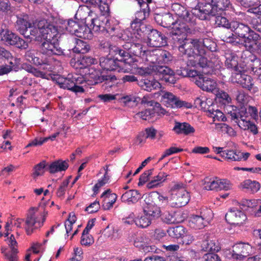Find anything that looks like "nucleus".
I'll use <instances>...</instances> for the list:
<instances>
[{"mask_svg":"<svg viewBox=\"0 0 261 261\" xmlns=\"http://www.w3.org/2000/svg\"><path fill=\"white\" fill-rule=\"evenodd\" d=\"M154 169H151L145 171L141 175L139 178V181L138 184L139 186L143 185L146 182L150 180V176L152 174Z\"/></svg>","mask_w":261,"mask_h":261,"instance_id":"obj_58","label":"nucleus"},{"mask_svg":"<svg viewBox=\"0 0 261 261\" xmlns=\"http://www.w3.org/2000/svg\"><path fill=\"white\" fill-rule=\"evenodd\" d=\"M250 24L253 29L261 33V18H252Z\"/></svg>","mask_w":261,"mask_h":261,"instance_id":"obj_64","label":"nucleus"},{"mask_svg":"<svg viewBox=\"0 0 261 261\" xmlns=\"http://www.w3.org/2000/svg\"><path fill=\"white\" fill-rule=\"evenodd\" d=\"M198 79V80L195 81V84L203 91L213 92L216 89L217 84L214 80L205 76L203 74Z\"/></svg>","mask_w":261,"mask_h":261,"instance_id":"obj_22","label":"nucleus"},{"mask_svg":"<svg viewBox=\"0 0 261 261\" xmlns=\"http://www.w3.org/2000/svg\"><path fill=\"white\" fill-rule=\"evenodd\" d=\"M200 45L199 39L188 38L178 50L182 55H187L189 57H195V55H199L200 53Z\"/></svg>","mask_w":261,"mask_h":261,"instance_id":"obj_11","label":"nucleus"},{"mask_svg":"<svg viewBox=\"0 0 261 261\" xmlns=\"http://www.w3.org/2000/svg\"><path fill=\"white\" fill-rule=\"evenodd\" d=\"M190 200V195L181 183L176 184L171 188L169 205L172 207H180L186 205Z\"/></svg>","mask_w":261,"mask_h":261,"instance_id":"obj_4","label":"nucleus"},{"mask_svg":"<svg viewBox=\"0 0 261 261\" xmlns=\"http://www.w3.org/2000/svg\"><path fill=\"white\" fill-rule=\"evenodd\" d=\"M236 117L237 118L234 119V122L237 123L240 127H242L247 121L250 120L248 118L247 108H241L240 109H238Z\"/></svg>","mask_w":261,"mask_h":261,"instance_id":"obj_32","label":"nucleus"},{"mask_svg":"<svg viewBox=\"0 0 261 261\" xmlns=\"http://www.w3.org/2000/svg\"><path fill=\"white\" fill-rule=\"evenodd\" d=\"M156 49L152 50L145 51V55L144 58L146 60L152 63H158V60L156 57Z\"/></svg>","mask_w":261,"mask_h":261,"instance_id":"obj_60","label":"nucleus"},{"mask_svg":"<svg viewBox=\"0 0 261 261\" xmlns=\"http://www.w3.org/2000/svg\"><path fill=\"white\" fill-rule=\"evenodd\" d=\"M177 74L184 77H189L192 79V81L195 84V81L198 80V77H201L203 73H200L195 70H188L184 68L182 70L177 71Z\"/></svg>","mask_w":261,"mask_h":261,"instance_id":"obj_39","label":"nucleus"},{"mask_svg":"<svg viewBox=\"0 0 261 261\" xmlns=\"http://www.w3.org/2000/svg\"><path fill=\"white\" fill-rule=\"evenodd\" d=\"M199 42L201 45L199 47L200 53H199V55L207 54V51H210L212 53L216 50V43L210 39L204 38L202 41L199 39Z\"/></svg>","mask_w":261,"mask_h":261,"instance_id":"obj_27","label":"nucleus"},{"mask_svg":"<svg viewBox=\"0 0 261 261\" xmlns=\"http://www.w3.org/2000/svg\"><path fill=\"white\" fill-rule=\"evenodd\" d=\"M58 83L61 88L67 89L76 93L84 92L83 88L79 85V84L82 83V80L81 77L69 75L67 77L64 79L63 81Z\"/></svg>","mask_w":261,"mask_h":261,"instance_id":"obj_14","label":"nucleus"},{"mask_svg":"<svg viewBox=\"0 0 261 261\" xmlns=\"http://www.w3.org/2000/svg\"><path fill=\"white\" fill-rule=\"evenodd\" d=\"M226 221L231 225L241 226L247 220L246 215L241 210L236 208L230 209L225 215Z\"/></svg>","mask_w":261,"mask_h":261,"instance_id":"obj_17","label":"nucleus"},{"mask_svg":"<svg viewBox=\"0 0 261 261\" xmlns=\"http://www.w3.org/2000/svg\"><path fill=\"white\" fill-rule=\"evenodd\" d=\"M194 25H187L181 23V24H175L173 30L171 31L172 41L175 47L179 48L180 46L185 43L188 38L186 34L191 33Z\"/></svg>","mask_w":261,"mask_h":261,"instance_id":"obj_5","label":"nucleus"},{"mask_svg":"<svg viewBox=\"0 0 261 261\" xmlns=\"http://www.w3.org/2000/svg\"><path fill=\"white\" fill-rule=\"evenodd\" d=\"M114 47H118L115 45H113L111 43L106 40H102L99 42V48L103 50L104 51L108 53L113 56H119V52L116 51V50H114Z\"/></svg>","mask_w":261,"mask_h":261,"instance_id":"obj_37","label":"nucleus"},{"mask_svg":"<svg viewBox=\"0 0 261 261\" xmlns=\"http://www.w3.org/2000/svg\"><path fill=\"white\" fill-rule=\"evenodd\" d=\"M243 188L246 189L251 193H255L260 189V186L258 182L250 179H247L241 184Z\"/></svg>","mask_w":261,"mask_h":261,"instance_id":"obj_42","label":"nucleus"},{"mask_svg":"<svg viewBox=\"0 0 261 261\" xmlns=\"http://www.w3.org/2000/svg\"><path fill=\"white\" fill-rule=\"evenodd\" d=\"M16 29L26 38L33 39L39 34L40 29L36 28L30 20L28 15L19 14L16 15Z\"/></svg>","mask_w":261,"mask_h":261,"instance_id":"obj_2","label":"nucleus"},{"mask_svg":"<svg viewBox=\"0 0 261 261\" xmlns=\"http://www.w3.org/2000/svg\"><path fill=\"white\" fill-rule=\"evenodd\" d=\"M119 52V58L124 60L136 56L144 58L145 50L143 45L140 42H126L120 47H114V50Z\"/></svg>","mask_w":261,"mask_h":261,"instance_id":"obj_3","label":"nucleus"},{"mask_svg":"<svg viewBox=\"0 0 261 261\" xmlns=\"http://www.w3.org/2000/svg\"><path fill=\"white\" fill-rule=\"evenodd\" d=\"M131 4L137 5L140 8V11H137L136 15L141 16L142 14L144 15L145 18L148 15L150 11L148 4L143 0H129Z\"/></svg>","mask_w":261,"mask_h":261,"instance_id":"obj_31","label":"nucleus"},{"mask_svg":"<svg viewBox=\"0 0 261 261\" xmlns=\"http://www.w3.org/2000/svg\"><path fill=\"white\" fill-rule=\"evenodd\" d=\"M106 18H103L101 20L97 18H91V25H93V30L95 32H101L104 33L105 29V24H106Z\"/></svg>","mask_w":261,"mask_h":261,"instance_id":"obj_43","label":"nucleus"},{"mask_svg":"<svg viewBox=\"0 0 261 261\" xmlns=\"http://www.w3.org/2000/svg\"><path fill=\"white\" fill-rule=\"evenodd\" d=\"M202 250L205 251H218L220 250L219 243L215 240H204L201 244Z\"/></svg>","mask_w":261,"mask_h":261,"instance_id":"obj_40","label":"nucleus"},{"mask_svg":"<svg viewBox=\"0 0 261 261\" xmlns=\"http://www.w3.org/2000/svg\"><path fill=\"white\" fill-rule=\"evenodd\" d=\"M230 30L234 32L238 38L245 37V35H247L251 30L247 25L238 21H231Z\"/></svg>","mask_w":261,"mask_h":261,"instance_id":"obj_23","label":"nucleus"},{"mask_svg":"<svg viewBox=\"0 0 261 261\" xmlns=\"http://www.w3.org/2000/svg\"><path fill=\"white\" fill-rule=\"evenodd\" d=\"M68 161L59 160L52 162L47 168L50 173H55L58 172L65 171L68 167Z\"/></svg>","mask_w":261,"mask_h":261,"instance_id":"obj_29","label":"nucleus"},{"mask_svg":"<svg viewBox=\"0 0 261 261\" xmlns=\"http://www.w3.org/2000/svg\"><path fill=\"white\" fill-rule=\"evenodd\" d=\"M222 153V158L230 161H239L242 157V152L238 151L225 150Z\"/></svg>","mask_w":261,"mask_h":261,"instance_id":"obj_41","label":"nucleus"},{"mask_svg":"<svg viewBox=\"0 0 261 261\" xmlns=\"http://www.w3.org/2000/svg\"><path fill=\"white\" fill-rule=\"evenodd\" d=\"M116 56V58H112L111 57H101L99 59V64L101 67L106 70L125 72L120 66V63H122V61L124 60L121 58L118 59L119 56L118 55Z\"/></svg>","mask_w":261,"mask_h":261,"instance_id":"obj_13","label":"nucleus"},{"mask_svg":"<svg viewBox=\"0 0 261 261\" xmlns=\"http://www.w3.org/2000/svg\"><path fill=\"white\" fill-rule=\"evenodd\" d=\"M80 23L73 20H69L68 22L67 25L66 27V30L70 34L74 35L79 27Z\"/></svg>","mask_w":261,"mask_h":261,"instance_id":"obj_61","label":"nucleus"},{"mask_svg":"<svg viewBox=\"0 0 261 261\" xmlns=\"http://www.w3.org/2000/svg\"><path fill=\"white\" fill-rule=\"evenodd\" d=\"M156 56L158 63H168L173 60V56L168 51L161 49H156Z\"/></svg>","mask_w":261,"mask_h":261,"instance_id":"obj_36","label":"nucleus"},{"mask_svg":"<svg viewBox=\"0 0 261 261\" xmlns=\"http://www.w3.org/2000/svg\"><path fill=\"white\" fill-rule=\"evenodd\" d=\"M37 53L34 50H30L25 53V58L28 61L35 65H41L42 61L36 56Z\"/></svg>","mask_w":261,"mask_h":261,"instance_id":"obj_50","label":"nucleus"},{"mask_svg":"<svg viewBox=\"0 0 261 261\" xmlns=\"http://www.w3.org/2000/svg\"><path fill=\"white\" fill-rule=\"evenodd\" d=\"M243 81H242L240 85L243 88L246 89L249 91L253 90V92L256 91V88L254 87L251 77L248 75L244 76Z\"/></svg>","mask_w":261,"mask_h":261,"instance_id":"obj_51","label":"nucleus"},{"mask_svg":"<svg viewBox=\"0 0 261 261\" xmlns=\"http://www.w3.org/2000/svg\"><path fill=\"white\" fill-rule=\"evenodd\" d=\"M206 54L201 55H195V57H193L195 59L196 61L197 62V64L202 68H205L206 67H213L214 66H217L218 64L219 61L216 56L213 54L211 53L212 57L210 58V60H208L204 56Z\"/></svg>","mask_w":261,"mask_h":261,"instance_id":"obj_25","label":"nucleus"},{"mask_svg":"<svg viewBox=\"0 0 261 261\" xmlns=\"http://www.w3.org/2000/svg\"><path fill=\"white\" fill-rule=\"evenodd\" d=\"M144 214L147 217L151 218V221L153 219L157 218L161 216L160 211L157 207H148L147 209H144Z\"/></svg>","mask_w":261,"mask_h":261,"instance_id":"obj_56","label":"nucleus"},{"mask_svg":"<svg viewBox=\"0 0 261 261\" xmlns=\"http://www.w3.org/2000/svg\"><path fill=\"white\" fill-rule=\"evenodd\" d=\"M46 167L45 161H43L38 164L34 167V172L32 175L34 178L36 177L42 175L44 172V168Z\"/></svg>","mask_w":261,"mask_h":261,"instance_id":"obj_57","label":"nucleus"},{"mask_svg":"<svg viewBox=\"0 0 261 261\" xmlns=\"http://www.w3.org/2000/svg\"><path fill=\"white\" fill-rule=\"evenodd\" d=\"M163 100L167 107L172 108H189L190 103L180 100L172 93L166 92L162 95Z\"/></svg>","mask_w":261,"mask_h":261,"instance_id":"obj_18","label":"nucleus"},{"mask_svg":"<svg viewBox=\"0 0 261 261\" xmlns=\"http://www.w3.org/2000/svg\"><path fill=\"white\" fill-rule=\"evenodd\" d=\"M259 35L255 33L253 30L248 33L247 35H245V37H242L243 42L241 44H243L246 47L252 48L253 43H257Z\"/></svg>","mask_w":261,"mask_h":261,"instance_id":"obj_33","label":"nucleus"},{"mask_svg":"<svg viewBox=\"0 0 261 261\" xmlns=\"http://www.w3.org/2000/svg\"><path fill=\"white\" fill-rule=\"evenodd\" d=\"M94 14L93 11L91 10L87 6H80L77 11L76 16H79L80 19H87L88 17H92Z\"/></svg>","mask_w":261,"mask_h":261,"instance_id":"obj_45","label":"nucleus"},{"mask_svg":"<svg viewBox=\"0 0 261 261\" xmlns=\"http://www.w3.org/2000/svg\"><path fill=\"white\" fill-rule=\"evenodd\" d=\"M11 250V252H7L6 248H1V252L6 259L8 261H18L17 249L16 248H12V249Z\"/></svg>","mask_w":261,"mask_h":261,"instance_id":"obj_48","label":"nucleus"},{"mask_svg":"<svg viewBox=\"0 0 261 261\" xmlns=\"http://www.w3.org/2000/svg\"><path fill=\"white\" fill-rule=\"evenodd\" d=\"M144 19H145V17L143 14H142L141 16H137L136 15L135 19L130 24L132 29L136 31L138 34L140 32H143L142 30L145 28V25L142 22Z\"/></svg>","mask_w":261,"mask_h":261,"instance_id":"obj_44","label":"nucleus"},{"mask_svg":"<svg viewBox=\"0 0 261 261\" xmlns=\"http://www.w3.org/2000/svg\"><path fill=\"white\" fill-rule=\"evenodd\" d=\"M172 10L178 16L176 20L178 23L187 25H195V17L193 14L189 12L186 8L178 3H174L171 6Z\"/></svg>","mask_w":261,"mask_h":261,"instance_id":"obj_9","label":"nucleus"},{"mask_svg":"<svg viewBox=\"0 0 261 261\" xmlns=\"http://www.w3.org/2000/svg\"><path fill=\"white\" fill-rule=\"evenodd\" d=\"M101 197L104 199L102 208L105 210H108L116 202L117 196L115 193H112L110 189H108L101 194Z\"/></svg>","mask_w":261,"mask_h":261,"instance_id":"obj_26","label":"nucleus"},{"mask_svg":"<svg viewBox=\"0 0 261 261\" xmlns=\"http://www.w3.org/2000/svg\"><path fill=\"white\" fill-rule=\"evenodd\" d=\"M221 38L224 42L227 43H240L239 41H237L238 37L228 30L221 33Z\"/></svg>","mask_w":261,"mask_h":261,"instance_id":"obj_49","label":"nucleus"},{"mask_svg":"<svg viewBox=\"0 0 261 261\" xmlns=\"http://www.w3.org/2000/svg\"><path fill=\"white\" fill-rule=\"evenodd\" d=\"M141 195L138 191L130 190L123 194L121 199L123 202L135 203L141 198Z\"/></svg>","mask_w":261,"mask_h":261,"instance_id":"obj_28","label":"nucleus"},{"mask_svg":"<svg viewBox=\"0 0 261 261\" xmlns=\"http://www.w3.org/2000/svg\"><path fill=\"white\" fill-rule=\"evenodd\" d=\"M203 185V188L207 190H227L230 188L228 181L224 179H219L217 177L214 179L206 177L204 179Z\"/></svg>","mask_w":261,"mask_h":261,"instance_id":"obj_15","label":"nucleus"},{"mask_svg":"<svg viewBox=\"0 0 261 261\" xmlns=\"http://www.w3.org/2000/svg\"><path fill=\"white\" fill-rule=\"evenodd\" d=\"M38 209L32 207L29 211L25 220V229L27 234L30 235L33 231L40 227L45 221V218L41 215L37 213Z\"/></svg>","mask_w":261,"mask_h":261,"instance_id":"obj_7","label":"nucleus"},{"mask_svg":"<svg viewBox=\"0 0 261 261\" xmlns=\"http://www.w3.org/2000/svg\"><path fill=\"white\" fill-rule=\"evenodd\" d=\"M225 109L226 113L230 117L231 119L234 121L235 118H237V112L238 108L233 106L228 105L226 106Z\"/></svg>","mask_w":261,"mask_h":261,"instance_id":"obj_62","label":"nucleus"},{"mask_svg":"<svg viewBox=\"0 0 261 261\" xmlns=\"http://www.w3.org/2000/svg\"><path fill=\"white\" fill-rule=\"evenodd\" d=\"M195 14L201 20L209 19L211 16L216 15L217 11L213 3H203L196 9Z\"/></svg>","mask_w":261,"mask_h":261,"instance_id":"obj_16","label":"nucleus"},{"mask_svg":"<svg viewBox=\"0 0 261 261\" xmlns=\"http://www.w3.org/2000/svg\"><path fill=\"white\" fill-rule=\"evenodd\" d=\"M168 174L163 172H160L159 174L155 176L150 182L147 185V187L148 189H153L162 182L165 180V178L167 177Z\"/></svg>","mask_w":261,"mask_h":261,"instance_id":"obj_46","label":"nucleus"},{"mask_svg":"<svg viewBox=\"0 0 261 261\" xmlns=\"http://www.w3.org/2000/svg\"><path fill=\"white\" fill-rule=\"evenodd\" d=\"M73 41L75 42L76 45L72 49L73 53L76 54H86L90 49L89 45L86 42L76 39H74Z\"/></svg>","mask_w":261,"mask_h":261,"instance_id":"obj_35","label":"nucleus"},{"mask_svg":"<svg viewBox=\"0 0 261 261\" xmlns=\"http://www.w3.org/2000/svg\"><path fill=\"white\" fill-rule=\"evenodd\" d=\"M74 35L77 37L87 39H91L93 36L90 29L87 25L83 24H80Z\"/></svg>","mask_w":261,"mask_h":261,"instance_id":"obj_38","label":"nucleus"},{"mask_svg":"<svg viewBox=\"0 0 261 261\" xmlns=\"http://www.w3.org/2000/svg\"><path fill=\"white\" fill-rule=\"evenodd\" d=\"M216 10H225L229 7H231L229 0H211Z\"/></svg>","mask_w":261,"mask_h":261,"instance_id":"obj_52","label":"nucleus"},{"mask_svg":"<svg viewBox=\"0 0 261 261\" xmlns=\"http://www.w3.org/2000/svg\"><path fill=\"white\" fill-rule=\"evenodd\" d=\"M61 24L60 20L56 18L42 19L38 22L40 32L33 39L39 43V49L42 54L49 56L65 55L58 42H52L50 40L62 31L63 28Z\"/></svg>","mask_w":261,"mask_h":261,"instance_id":"obj_1","label":"nucleus"},{"mask_svg":"<svg viewBox=\"0 0 261 261\" xmlns=\"http://www.w3.org/2000/svg\"><path fill=\"white\" fill-rule=\"evenodd\" d=\"M154 20L157 23L161 26L173 30V27L175 24H181L176 20L174 21L172 15L170 13L156 14L154 16Z\"/></svg>","mask_w":261,"mask_h":261,"instance_id":"obj_20","label":"nucleus"},{"mask_svg":"<svg viewBox=\"0 0 261 261\" xmlns=\"http://www.w3.org/2000/svg\"><path fill=\"white\" fill-rule=\"evenodd\" d=\"M252 252V247L248 243L240 242L234 245L232 250L226 252V256L229 259L243 260Z\"/></svg>","mask_w":261,"mask_h":261,"instance_id":"obj_8","label":"nucleus"},{"mask_svg":"<svg viewBox=\"0 0 261 261\" xmlns=\"http://www.w3.org/2000/svg\"><path fill=\"white\" fill-rule=\"evenodd\" d=\"M173 130L178 134L188 135L195 132V129L188 123L176 122Z\"/></svg>","mask_w":261,"mask_h":261,"instance_id":"obj_30","label":"nucleus"},{"mask_svg":"<svg viewBox=\"0 0 261 261\" xmlns=\"http://www.w3.org/2000/svg\"><path fill=\"white\" fill-rule=\"evenodd\" d=\"M152 70L156 75L166 83L174 84L176 82L174 71L167 66L156 65L153 67Z\"/></svg>","mask_w":261,"mask_h":261,"instance_id":"obj_12","label":"nucleus"},{"mask_svg":"<svg viewBox=\"0 0 261 261\" xmlns=\"http://www.w3.org/2000/svg\"><path fill=\"white\" fill-rule=\"evenodd\" d=\"M189 224L191 227L195 229H201L207 224L203 218L198 215L190 217Z\"/></svg>","mask_w":261,"mask_h":261,"instance_id":"obj_34","label":"nucleus"},{"mask_svg":"<svg viewBox=\"0 0 261 261\" xmlns=\"http://www.w3.org/2000/svg\"><path fill=\"white\" fill-rule=\"evenodd\" d=\"M244 58L242 57V59L239 62V58L234 54H226L225 62V65L227 68L233 69L234 71L243 72L240 69L241 66H243V65L244 64L242 62V60Z\"/></svg>","mask_w":261,"mask_h":261,"instance_id":"obj_24","label":"nucleus"},{"mask_svg":"<svg viewBox=\"0 0 261 261\" xmlns=\"http://www.w3.org/2000/svg\"><path fill=\"white\" fill-rule=\"evenodd\" d=\"M247 56L245 55V57L242 60L243 66H241L240 70L243 72L251 71L257 76H261V61L257 58L255 56L251 53H247Z\"/></svg>","mask_w":261,"mask_h":261,"instance_id":"obj_10","label":"nucleus"},{"mask_svg":"<svg viewBox=\"0 0 261 261\" xmlns=\"http://www.w3.org/2000/svg\"><path fill=\"white\" fill-rule=\"evenodd\" d=\"M244 72H240L239 71H234L232 73L231 76V81L233 83H238L240 84L242 81H243L244 76H245Z\"/></svg>","mask_w":261,"mask_h":261,"instance_id":"obj_59","label":"nucleus"},{"mask_svg":"<svg viewBox=\"0 0 261 261\" xmlns=\"http://www.w3.org/2000/svg\"><path fill=\"white\" fill-rule=\"evenodd\" d=\"M89 72L86 75V79L90 82L92 85H96L104 81H114L116 80L115 76L101 75L98 70L94 69H90Z\"/></svg>","mask_w":261,"mask_h":261,"instance_id":"obj_21","label":"nucleus"},{"mask_svg":"<svg viewBox=\"0 0 261 261\" xmlns=\"http://www.w3.org/2000/svg\"><path fill=\"white\" fill-rule=\"evenodd\" d=\"M151 218L147 217L144 214V215L136 218L135 221L137 226L142 228L148 226L151 224Z\"/></svg>","mask_w":261,"mask_h":261,"instance_id":"obj_54","label":"nucleus"},{"mask_svg":"<svg viewBox=\"0 0 261 261\" xmlns=\"http://www.w3.org/2000/svg\"><path fill=\"white\" fill-rule=\"evenodd\" d=\"M59 135V132H57L48 137L44 138H40L39 139L38 138H36L33 141H32L30 143H29L27 147H28L38 145H41L44 143L47 142L49 140H54Z\"/></svg>","mask_w":261,"mask_h":261,"instance_id":"obj_47","label":"nucleus"},{"mask_svg":"<svg viewBox=\"0 0 261 261\" xmlns=\"http://www.w3.org/2000/svg\"><path fill=\"white\" fill-rule=\"evenodd\" d=\"M202 261H221L220 257L215 253H207L201 258Z\"/></svg>","mask_w":261,"mask_h":261,"instance_id":"obj_63","label":"nucleus"},{"mask_svg":"<svg viewBox=\"0 0 261 261\" xmlns=\"http://www.w3.org/2000/svg\"><path fill=\"white\" fill-rule=\"evenodd\" d=\"M215 22L216 27H222L227 29H230V24L231 22H229L228 19L225 17L221 15L215 16Z\"/></svg>","mask_w":261,"mask_h":261,"instance_id":"obj_55","label":"nucleus"},{"mask_svg":"<svg viewBox=\"0 0 261 261\" xmlns=\"http://www.w3.org/2000/svg\"><path fill=\"white\" fill-rule=\"evenodd\" d=\"M0 41L7 45H13L19 48L25 49L28 44L23 39L6 28L0 30Z\"/></svg>","mask_w":261,"mask_h":261,"instance_id":"obj_6","label":"nucleus"},{"mask_svg":"<svg viewBox=\"0 0 261 261\" xmlns=\"http://www.w3.org/2000/svg\"><path fill=\"white\" fill-rule=\"evenodd\" d=\"M185 232L184 228L181 226H177L171 227L168 230V233L170 236L175 238H179L182 237Z\"/></svg>","mask_w":261,"mask_h":261,"instance_id":"obj_53","label":"nucleus"},{"mask_svg":"<svg viewBox=\"0 0 261 261\" xmlns=\"http://www.w3.org/2000/svg\"><path fill=\"white\" fill-rule=\"evenodd\" d=\"M149 44L152 47H161L166 45L167 37L156 30L152 29L148 34Z\"/></svg>","mask_w":261,"mask_h":261,"instance_id":"obj_19","label":"nucleus"}]
</instances>
